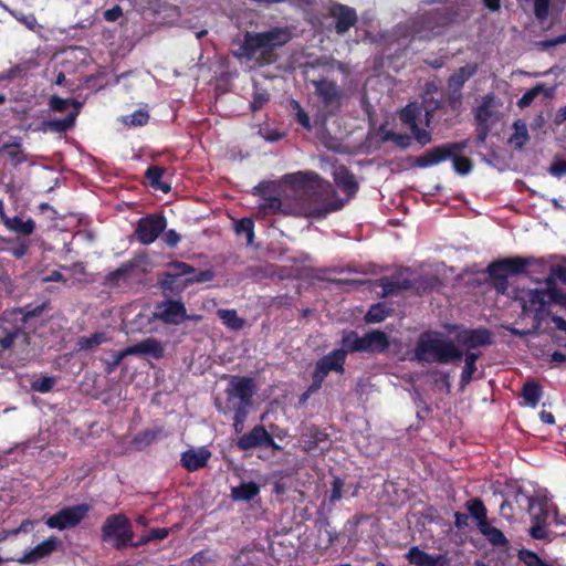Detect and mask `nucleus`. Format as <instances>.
I'll list each match as a JSON object with an SVG mask.
<instances>
[{
    "mask_svg": "<svg viewBox=\"0 0 566 566\" xmlns=\"http://www.w3.org/2000/svg\"><path fill=\"white\" fill-rule=\"evenodd\" d=\"M166 227L167 220L164 216L147 214L137 221L135 235L142 244L149 245L158 239Z\"/></svg>",
    "mask_w": 566,
    "mask_h": 566,
    "instance_id": "11",
    "label": "nucleus"
},
{
    "mask_svg": "<svg viewBox=\"0 0 566 566\" xmlns=\"http://www.w3.org/2000/svg\"><path fill=\"white\" fill-rule=\"evenodd\" d=\"M463 95L459 92L449 91L446 101H441L442 109L447 106L450 111H452L455 115L461 113L462 108Z\"/></svg>",
    "mask_w": 566,
    "mask_h": 566,
    "instance_id": "47",
    "label": "nucleus"
},
{
    "mask_svg": "<svg viewBox=\"0 0 566 566\" xmlns=\"http://www.w3.org/2000/svg\"><path fill=\"white\" fill-rule=\"evenodd\" d=\"M542 387L537 381L531 380L523 385L522 397L532 407L537 406L542 398Z\"/></svg>",
    "mask_w": 566,
    "mask_h": 566,
    "instance_id": "38",
    "label": "nucleus"
},
{
    "mask_svg": "<svg viewBox=\"0 0 566 566\" xmlns=\"http://www.w3.org/2000/svg\"><path fill=\"white\" fill-rule=\"evenodd\" d=\"M292 31L287 27H273L268 31L250 34V61L269 65L277 61L276 50L289 43Z\"/></svg>",
    "mask_w": 566,
    "mask_h": 566,
    "instance_id": "4",
    "label": "nucleus"
},
{
    "mask_svg": "<svg viewBox=\"0 0 566 566\" xmlns=\"http://www.w3.org/2000/svg\"><path fill=\"white\" fill-rule=\"evenodd\" d=\"M73 102H75L74 99H69V98H62V97H59V96H52L50 98V107L54 111V112H64L69 108L70 105L73 106Z\"/></svg>",
    "mask_w": 566,
    "mask_h": 566,
    "instance_id": "58",
    "label": "nucleus"
},
{
    "mask_svg": "<svg viewBox=\"0 0 566 566\" xmlns=\"http://www.w3.org/2000/svg\"><path fill=\"white\" fill-rule=\"evenodd\" d=\"M547 289H533L527 290L524 296L521 298L522 311L524 314H533L534 329L537 331L543 322L549 316L547 308L548 303L552 302L551 291L559 290L554 285V279H546Z\"/></svg>",
    "mask_w": 566,
    "mask_h": 566,
    "instance_id": "9",
    "label": "nucleus"
},
{
    "mask_svg": "<svg viewBox=\"0 0 566 566\" xmlns=\"http://www.w3.org/2000/svg\"><path fill=\"white\" fill-rule=\"evenodd\" d=\"M259 213L263 216L276 214V213H300L296 207L291 208L281 198L275 196L264 197L259 206Z\"/></svg>",
    "mask_w": 566,
    "mask_h": 566,
    "instance_id": "27",
    "label": "nucleus"
},
{
    "mask_svg": "<svg viewBox=\"0 0 566 566\" xmlns=\"http://www.w3.org/2000/svg\"><path fill=\"white\" fill-rule=\"evenodd\" d=\"M479 66L476 63H468L459 67L448 78V90L462 93L465 82L476 74Z\"/></svg>",
    "mask_w": 566,
    "mask_h": 566,
    "instance_id": "25",
    "label": "nucleus"
},
{
    "mask_svg": "<svg viewBox=\"0 0 566 566\" xmlns=\"http://www.w3.org/2000/svg\"><path fill=\"white\" fill-rule=\"evenodd\" d=\"M137 266L138 263L136 261L123 263L119 268L105 275L103 284L108 287H118L122 284L129 283Z\"/></svg>",
    "mask_w": 566,
    "mask_h": 566,
    "instance_id": "23",
    "label": "nucleus"
},
{
    "mask_svg": "<svg viewBox=\"0 0 566 566\" xmlns=\"http://www.w3.org/2000/svg\"><path fill=\"white\" fill-rule=\"evenodd\" d=\"M344 365L343 353L333 349L316 361L312 373V380L323 386L325 378L331 371L343 374L345 371Z\"/></svg>",
    "mask_w": 566,
    "mask_h": 566,
    "instance_id": "15",
    "label": "nucleus"
},
{
    "mask_svg": "<svg viewBox=\"0 0 566 566\" xmlns=\"http://www.w3.org/2000/svg\"><path fill=\"white\" fill-rule=\"evenodd\" d=\"M149 114L147 111L137 109L133 114L126 116L125 123L132 126H144L148 123Z\"/></svg>",
    "mask_w": 566,
    "mask_h": 566,
    "instance_id": "52",
    "label": "nucleus"
},
{
    "mask_svg": "<svg viewBox=\"0 0 566 566\" xmlns=\"http://www.w3.org/2000/svg\"><path fill=\"white\" fill-rule=\"evenodd\" d=\"M378 286L382 289L381 296L387 297L395 295L400 291L410 290L412 287V283L407 277L384 276L379 279Z\"/></svg>",
    "mask_w": 566,
    "mask_h": 566,
    "instance_id": "29",
    "label": "nucleus"
},
{
    "mask_svg": "<svg viewBox=\"0 0 566 566\" xmlns=\"http://www.w3.org/2000/svg\"><path fill=\"white\" fill-rule=\"evenodd\" d=\"M163 432L164 429L161 427L143 430L133 438L132 444L136 450H144L159 439Z\"/></svg>",
    "mask_w": 566,
    "mask_h": 566,
    "instance_id": "32",
    "label": "nucleus"
},
{
    "mask_svg": "<svg viewBox=\"0 0 566 566\" xmlns=\"http://www.w3.org/2000/svg\"><path fill=\"white\" fill-rule=\"evenodd\" d=\"M165 172V167L149 166L145 171V178L153 189L161 190L163 192L168 193L171 190V186L170 184L161 180Z\"/></svg>",
    "mask_w": 566,
    "mask_h": 566,
    "instance_id": "31",
    "label": "nucleus"
},
{
    "mask_svg": "<svg viewBox=\"0 0 566 566\" xmlns=\"http://www.w3.org/2000/svg\"><path fill=\"white\" fill-rule=\"evenodd\" d=\"M227 402L222 407L217 403L219 411L224 415L233 412V428L237 433L244 430L248 417V377H233L227 390Z\"/></svg>",
    "mask_w": 566,
    "mask_h": 566,
    "instance_id": "6",
    "label": "nucleus"
},
{
    "mask_svg": "<svg viewBox=\"0 0 566 566\" xmlns=\"http://www.w3.org/2000/svg\"><path fill=\"white\" fill-rule=\"evenodd\" d=\"M281 451V447L263 426H256L250 430V458L273 457Z\"/></svg>",
    "mask_w": 566,
    "mask_h": 566,
    "instance_id": "12",
    "label": "nucleus"
},
{
    "mask_svg": "<svg viewBox=\"0 0 566 566\" xmlns=\"http://www.w3.org/2000/svg\"><path fill=\"white\" fill-rule=\"evenodd\" d=\"M213 558L214 555L209 549H202L190 558V563L192 566H206L213 562Z\"/></svg>",
    "mask_w": 566,
    "mask_h": 566,
    "instance_id": "54",
    "label": "nucleus"
},
{
    "mask_svg": "<svg viewBox=\"0 0 566 566\" xmlns=\"http://www.w3.org/2000/svg\"><path fill=\"white\" fill-rule=\"evenodd\" d=\"M313 86L321 107L315 122L319 120L325 125L328 117L335 116L340 111L344 93L335 81L325 77L313 81Z\"/></svg>",
    "mask_w": 566,
    "mask_h": 566,
    "instance_id": "7",
    "label": "nucleus"
},
{
    "mask_svg": "<svg viewBox=\"0 0 566 566\" xmlns=\"http://www.w3.org/2000/svg\"><path fill=\"white\" fill-rule=\"evenodd\" d=\"M126 354L160 359L165 356V347L158 339L148 337L132 346H127Z\"/></svg>",
    "mask_w": 566,
    "mask_h": 566,
    "instance_id": "21",
    "label": "nucleus"
},
{
    "mask_svg": "<svg viewBox=\"0 0 566 566\" xmlns=\"http://www.w3.org/2000/svg\"><path fill=\"white\" fill-rule=\"evenodd\" d=\"M218 316L232 329H240L244 325L243 319L238 316L234 310H219Z\"/></svg>",
    "mask_w": 566,
    "mask_h": 566,
    "instance_id": "42",
    "label": "nucleus"
},
{
    "mask_svg": "<svg viewBox=\"0 0 566 566\" xmlns=\"http://www.w3.org/2000/svg\"><path fill=\"white\" fill-rule=\"evenodd\" d=\"M82 104L80 102H73V111H71L64 118L50 119L44 122V128L53 133H65L71 129L80 114Z\"/></svg>",
    "mask_w": 566,
    "mask_h": 566,
    "instance_id": "28",
    "label": "nucleus"
},
{
    "mask_svg": "<svg viewBox=\"0 0 566 566\" xmlns=\"http://www.w3.org/2000/svg\"><path fill=\"white\" fill-rule=\"evenodd\" d=\"M344 485L345 483L343 479L339 476H334L332 481V489L328 495V501L331 504L342 500Z\"/></svg>",
    "mask_w": 566,
    "mask_h": 566,
    "instance_id": "53",
    "label": "nucleus"
},
{
    "mask_svg": "<svg viewBox=\"0 0 566 566\" xmlns=\"http://www.w3.org/2000/svg\"><path fill=\"white\" fill-rule=\"evenodd\" d=\"M62 542L56 536H50L42 541L31 549L23 553V555L15 560L21 565L35 564L56 552Z\"/></svg>",
    "mask_w": 566,
    "mask_h": 566,
    "instance_id": "17",
    "label": "nucleus"
},
{
    "mask_svg": "<svg viewBox=\"0 0 566 566\" xmlns=\"http://www.w3.org/2000/svg\"><path fill=\"white\" fill-rule=\"evenodd\" d=\"M284 182L295 195H300L295 207L306 217L322 219L345 206V201L337 196L331 184H324L315 171L287 174Z\"/></svg>",
    "mask_w": 566,
    "mask_h": 566,
    "instance_id": "1",
    "label": "nucleus"
},
{
    "mask_svg": "<svg viewBox=\"0 0 566 566\" xmlns=\"http://www.w3.org/2000/svg\"><path fill=\"white\" fill-rule=\"evenodd\" d=\"M360 340L361 353L384 354L390 347L388 335L379 329L367 332L364 336H360Z\"/></svg>",
    "mask_w": 566,
    "mask_h": 566,
    "instance_id": "20",
    "label": "nucleus"
},
{
    "mask_svg": "<svg viewBox=\"0 0 566 566\" xmlns=\"http://www.w3.org/2000/svg\"><path fill=\"white\" fill-rule=\"evenodd\" d=\"M381 134V142H392L400 149H407L411 145V137L407 134H398L392 130H385V127L381 126L379 129Z\"/></svg>",
    "mask_w": 566,
    "mask_h": 566,
    "instance_id": "39",
    "label": "nucleus"
},
{
    "mask_svg": "<svg viewBox=\"0 0 566 566\" xmlns=\"http://www.w3.org/2000/svg\"><path fill=\"white\" fill-rule=\"evenodd\" d=\"M537 260L533 256H509L492 261L486 273L494 290L505 295L509 290V276L528 274L527 269L535 265Z\"/></svg>",
    "mask_w": 566,
    "mask_h": 566,
    "instance_id": "5",
    "label": "nucleus"
},
{
    "mask_svg": "<svg viewBox=\"0 0 566 566\" xmlns=\"http://www.w3.org/2000/svg\"><path fill=\"white\" fill-rule=\"evenodd\" d=\"M292 106L296 111L295 119L305 129L311 130L312 124L308 114L302 108L297 101H292Z\"/></svg>",
    "mask_w": 566,
    "mask_h": 566,
    "instance_id": "51",
    "label": "nucleus"
},
{
    "mask_svg": "<svg viewBox=\"0 0 566 566\" xmlns=\"http://www.w3.org/2000/svg\"><path fill=\"white\" fill-rule=\"evenodd\" d=\"M481 353L462 349L442 333L427 331L420 334L415 347V357L419 361L440 365L455 364L464 358V370L475 373L476 360Z\"/></svg>",
    "mask_w": 566,
    "mask_h": 566,
    "instance_id": "2",
    "label": "nucleus"
},
{
    "mask_svg": "<svg viewBox=\"0 0 566 566\" xmlns=\"http://www.w3.org/2000/svg\"><path fill=\"white\" fill-rule=\"evenodd\" d=\"M479 530L493 546L502 547L509 545V541L504 533L497 527L492 526L489 522L486 524H482Z\"/></svg>",
    "mask_w": 566,
    "mask_h": 566,
    "instance_id": "37",
    "label": "nucleus"
},
{
    "mask_svg": "<svg viewBox=\"0 0 566 566\" xmlns=\"http://www.w3.org/2000/svg\"><path fill=\"white\" fill-rule=\"evenodd\" d=\"M462 153H457L454 156H451V160L453 161L454 170L460 175H467L471 171L473 165L471 159L468 157L461 156Z\"/></svg>",
    "mask_w": 566,
    "mask_h": 566,
    "instance_id": "49",
    "label": "nucleus"
},
{
    "mask_svg": "<svg viewBox=\"0 0 566 566\" xmlns=\"http://www.w3.org/2000/svg\"><path fill=\"white\" fill-rule=\"evenodd\" d=\"M459 345L471 352V349L492 344V333L485 327L465 328L457 334Z\"/></svg>",
    "mask_w": 566,
    "mask_h": 566,
    "instance_id": "19",
    "label": "nucleus"
},
{
    "mask_svg": "<svg viewBox=\"0 0 566 566\" xmlns=\"http://www.w3.org/2000/svg\"><path fill=\"white\" fill-rule=\"evenodd\" d=\"M429 553L418 546H411L406 554V559L413 566H426Z\"/></svg>",
    "mask_w": 566,
    "mask_h": 566,
    "instance_id": "45",
    "label": "nucleus"
},
{
    "mask_svg": "<svg viewBox=\"0 0 566 566\" xmlns=\"http://www.w3.org/2000/svg\"><path fill=\"white\" fill-rule=\"evenodd\" d=\"M20 337L27 338V334L21 326L10 325L9 327H3V335L0 336V348L3 350L11 349Z\"/></svg>",
    "mask_w": 566,
    "mask_h": 566,
    "instance_id": "35",
    "label": "nucleus"
},
{
    "mask_svg": "<svg viewBox=\"0 0 566 566\" xmlns=\"http://www.w3.org/2000/svg\"><path fill=\"white\" fill-rule=\"evenodd\" d=\"M552 515V509L547 505H544L539 509V512L533 515L532 523L533 524H539V525H547L551 521L549 517Z\"/></svg>",
    "mask_w": 566,
    "mask_h": 566,
    "instance_id": "59",
    "label": "nucleus"
},
{
    "mask_svg": "<svg viewBox=\"0 0 566 566\" xmlns=\"http://www.w3.org/2000/svg\"><path fill=\"white\" fill-rule=\"evenodd\" d=\"M467 510L470 515L478 522V527L480 528L482 524H486L488 521V511L483 503V501L479 497L469 500L465 504Z\"/></svg>",
    "mask_w": 566,
    "mask_h": 566,
    "instance_id": "36",
    "label": "nucleus"
},
{
    "mask_svg": "<svg viewBox=\"0 0 566 566\" xmlns=\"http://www.w3.org/2000/svg\"><path fill=\"white\" fill-rule=\"evenodd\" d=\"M339 344L340 347L335 350L343 353L344 361H346L348 354L361 353V340L356 331H344Z\"/></svg>",
    "mask_w": 566,
    "mask_h": 566,
    "instance_id": "30",
    "label": "nucleus"
},
{
    "mask_svg": "<svg viewBox=\"0 0 566 566\" xmlns=\"http://www.w3.org/2000/svg\"><path fill=\"white\" fill-rule=\"evenodd\" d=\"M400 119L403 124L408 125L412 133L413 138L420 146H426L432 142V135L430 130L420 128L417 124V113L415 109L406 107L401 114Z\"/></svg>",
    "mask_w": 566,
    "mask_h": 566,
    "instance_id": "24",
    "label": "nucleus"
},
{
    "mask_svg": "<svg viewBox=\"0 0 566 566\" xmlns=\"http://www.w3.org/2000/svg\"><path fill=\"white\" fill-rule=\"evenodd\" d=\"M126 356H129V354H126V348L119 352H114L113 360L106 363L105 370L107 373L114 371Z\"/></svg>",
    "mask_w": 566,
    "mask_h": 566,
    "instance_id": "62",
    "label": "nucleus"
},
{
    "mask_svg": "<svg viewBox=\"0 0 566 566\" xmlns=\"http://www.w3.org/2000/svg\"><path fill=\"white\" fill-rule=\"evenodd\" d=\"M3 226L9 231L25 237L31 235L35 230V222L31 218L24 221L18 216L6 218V223Z\"/></svg>",
    "mask_w": 566,
    "mask_h": 566,
    "instance_id": "33",
    "label": "nucleus"
},
{
    "mask_svg": "<svg viewBox=\"0 0 566 566\" xmlns=\"http://www.w3.org/2000/svg\"><path fill=\"white\" fill-rule=\"evenodd\" d=\"M231 497L234 501L248 500V481H241L239 485L231 488Z\"/></svg>",
    "mask_w": 566,
    "mask_h": 566,
    "instance_id": "60",
    "label": "nucleus"
},
{
    "mask_svg": "<svg viewBox=\"0 0 566 566\" xmlns=\"http://www.w3.org/2000/svg\"><path fill=\"white\" fill-rule=\"evenodd\" d=\"M547 525L533 524L530 527V535L534 539H546L551 542L553 537L551 536V532L546 530Z\"/></svg>",
    "mask_w": 566,
    "mask_h": 566,
    "instance_id": "56",
    "label": "nucleus"
},
{
    "mask_svg": "<svg viewBox=\"0 0 566 566\" xmlns=\"http://www.w3.org/2000/svg\"><path fill=\"white\" fill-rule=\"evenodd\" d=\"M450 558L447 554H429L426 566H449Z\"/></svg>",
    "mask_w": 566,
    "mask_h": 566,
    "instance_id": "63",
    "label": "nucleus"
},
{
    "mask_svg": "<svg viewBox=\"0 0 566 566\" xmlns=\"http://www.w3.org/2000/svg\"><path fill=\"white\" fill-rule=\"evenodd\" d=\"M551 318H552V322L554 323L556 329H558L559 332H563L565 334L564 337L557 336L555 338V342L558 345L566 346V321L563 317L557 316V315H552Z\"/></svg>",
    "mask_w": 566,
    "mask_h": 566,
    "instance_id": "61",
    "label": "nucleus"
},
{
    "mask_svg": "<svg viewBox=\"0 0 566 566\" xmlns=\"http://www.w3.org/2000/svg\"><path fill=\"white\" fill-rule=\"evenodd\" d=\"M241 40L238 43H232L231 54L240 62L248 60V31L241 34Z\"/></svg>",
    "mask_w": 566,
    "mask_h": 566,
    "instance_id": "48",
    "label": "nucleus"
},
{
    "mask_svg": "<svg viewBox=\"0 0 566 566\" xmlns=\"http://www.w3.org/2000/svg\"><path fill=\"white\" fill-rule=\"evenodd\" d=\"M491 115L490 106L486 103L479 105L474 112L475 120L478 124H481V126L488 125Z\"/></svg>",
    "mask_w": 566,
    "mask_h": 566,
    "instance_id": "55",
    "label": "nucleus"
},
{
    "mask_svg": "<svg viewBox=\"0 0 566 566\" xmlns=\"http://www.w3.org/2000/svg\"><path fill=\"white\" fill-rule=\"evenodd\" d=\"M155 316L165 324L179 325L185 319L192 318L187 315L185 304L178 300H166L156 305Z\"/></svg>",
    "mask_w": 566,
    "mask_h": 566,
    "instance_id": "16",
    "label": "nucleus"
},
{
    "mask_svg": "<svg viewBox=\"0 0 566 566\" xmlns=\"http://www.w3.org/2000/svg\"><path fill=\"white\" fill-rule=\"evenodd\" d=\"M512 128L514 132L509 138V144L512 145L515 149H522L530 140L527 125L522 119H516L513 123Z\"/></svg>",
    "mask_w": 566,
    "mask_h": 566,
    "instance_id": "34",
    "label": "nucleus"
},
{
    "mask_svg": "<svg viewBox=\"0 0 566 566\" xmlns=\"http://www.w3.org/2000/svg\"><path fill=\"white\" fill-rule=\"evenodd\" d=\"M105 342H107L106 334L103 332H96L91 336L81 337L77 342V346L81 350H91Z\"/></svg>",
    "mask_w": 566,
    "mask_h": 566,
    "instance_id": "40",
    "label": "nucleus"
},
{
    "mask_svg": "<svg viewBox=\"0 0 566 566\" xmlns=\"http://www.w3.org/2000/svg\"><path fill=\"white\" fill-rule=\"evenodd\" d=\"M168 268L178 279L187 275L185 285L209 282L214 277L212 270H196L192 265L182 261H171L168 263Z\"/></svg>",
    "mask_w": 566,
    "mask_h": 566,
    "instance_id": "18",
    "label": "nucleus"
},
{
    "mask_svg": "<svg viewBox=\"0 0 566 566\" xmlns=\"http://www.w3.org/2000/svg\"><path fill=\"white\" fill-rule=\"evenodd\" d=\"M390 314V310L382 303H377L370 306L365 315L367 323H380L385 321Z\"/></svg>",
    "mask_w": 566,
    "mask_h": 566,
    "instance_id": "41",
    "label": "nucleus"
},
{
    "mask_svg": "<svg viewBox=\"0 0 566 566\" xmlns=\"http://www.w3.org/2000/svg\"><path fill=\"white\" fill-rule=\"evenodd\" d=\"M459 11L453 7H440L418 12L406 22V31L412 39L431 40L442 35L457 22Z\"/></svg>",
    "mask_w": 566,
    "mask_h": 566,
    "instance_id": "3",
    "label": "nucleus"
},
{
    "mask_svg": "<svg viewBox=\"0 0 566 566\" xmlns=\"http://www.w3.org/2000/svg\"><path fill=\"white\" fill-rule=\"evenodd\" d=\"M467 147L468 140L446 143L427 150L418 157L410 156L408 160L413 167L428 168L450 159L457 153H463Z\"/></svg>",
    "mask_w": 566,
    "mask_h": 566,
    "instance_id": "10",
    "label": "nucleus"
},
{
    "mask_svg": "<svg viewBox=\"0 0 566 566\" xmlns=\"http://www.w3.org/2000/svg\"><path fill=\"white\" fill-rule=\"evenodd\" d=\"M517 558L520 562H522L525 566H542V564L545 562L539 557L537 553L534 551H531L528 548H521L517 552Z\"/></svg>",
    "mask_w": 566,
    "mask_h": 566,
    "instance_id": "46",
    "label": "nucleus"
},
{
    "mask_svg": "<svg viewBox=\"0 0 566 566\" xmlns=\"http://www.w3.org/2000/svg\"><path fill=\"white\" fill-rule=\"evenodd\" d=\"M56 384V378L53 376H42L38 379L32 380L31 389L36 392L46 394L50 392Z\"/></svg>",
    "mask_w": 566,
    "mask_h": 566,
    "instance_id": "44",
    "label": "nucleus"
},
{
    "mask_svg": "<svg viewBox=\"0 0 566 566\" xmlns=\"http://www.w3.org/2000/svg\"><path fill=\"white\" fill-rule=\"evenodd\" d=\"M563 43H566V32L564 34H560V35L556 36V38L539 41V42H537V45L542 50H547V49H549L552 46H556V45H559V44H563Z\"/></svg>",
    "mask_w": 566,
    "mask_h": 566,
    "instance_id": "64",
    "label": "nucleus"
},
{
    "mask_svg": "<svg viewBox=\"0 0 566 566\" xmlns=\"http://www.w3.org/2000/svg\"><path fill=\"white\" fill-rule=\"evenodd\" d=\"M544 91V84H536L531 90L526 91L522 97L518 99L517 105L521 108L530 106L536 96Z\"/></svg>",
    "mask_w": 566,
    "mask_h": 566,
    "instance_id": "50",
    "label": "nucleus"
},
{
    "mask_svg": "<svg viewBox=\"0 0 566 566\" xmlns=\"http://www.w3.org/2000/svg\"><path fill=\"white\" fill-rule=\"evenodd\" d=\"M328 18L334 21L335 32L339 35L347 33L358 22V15L353 7L334 2L328 7Z\"/></svg>",
    "mask_w": 566,
    "mask_h": 566,
    "instance_id": "14",
    "label": "nucleus"
},
{
    "mask_svg": "<svg viewBox=\"0 0 566 566\" xmlns=\"http://www.w3.org/2000/svg\"><path fill=\"white\" fill-rule=\"evenodd\" d=\"M211 452L202 447L199 449H188L181 453L180 463L188 472H195L208 464Z\"/></svg>",
    "mask_w": 566,
    "mask_h": 566,
    "instance_id": "22",
    "label": "nucleus"
},
{
    "mask_svg": "<svg viewBox=\"0 0 566 566\" xmlns=\"http://www.w3.org/2000/svg\"><path fill=\"white\" fill-rule=\"evenodd\" d=\"M178 280L175 273L169 270L159 275L157 284L164 293H174L177 289Z\"/></svg>",
    "mask_w": 566,
    "mask_h": 566,
    "instance_id": "43",
    "label": "nucleus"
},
{
    "mask_svg": "<svg viewBox=\"0 0 566 566\" xmlns=\"http://www.w3.org/2000/svg\"><path fill=\"white\" fill-rule=\"evenodd\" d=\"M135 534L132 521L123 513L111 514L101 527V537L116 551L128 548Z\"/></svg>",
    "mask_w": 566,
    "mask_h": 566,
    "instance_id": "8",
    "label": "nucleus"
},
{
    "mask_svg": "<svg viewBox=\"0 0 566 566\" xmlns=\"http://www.w3.org/2000/svg\"><path fill=\"white\" fill-rule=\"evenodd\" d=\"M549 0H534V14L539 20H546L548 17Z\"/></svg>",
    "mask_w": 566,
    "mask_h": 566,
    "instance_id": "57",
    "label": "nucleus"
},
{
    "mask_svg": "<svg viewBox=\"0 0 566 566\" xmlns=\"http://www.w3.org/2000/svg\"><path fill=\"white\" fill-rule=\"evenodd\" d=\"M90 507L87 504L67 506L51 515L45 524L50 528L66 530L78 525L87 515Z\"/></svg>",
    "mask_w": 566,
    "mask_h": 566,
    "instance_id": "13",
    "label": "nucleus"
},
{
    "mask_svg": "<svg viewBox=\"0 0 566 566\" xmlns=\"http://www.w3.org/2000/svg\"><path fill=\"white\" fill-rule=\"evenodd\" d=\"M334 181L348 198H353L359 189L355 175L345 166L334 172Z\"/></svg>",
    "mask_w": 566,
    "mask_h": 566,
    "instance_id": "26",
    "label": "nucleus"
}]
</instances>
